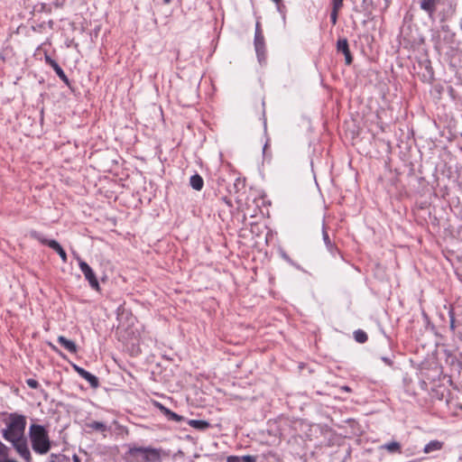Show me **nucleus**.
<instances>
[{"label":"nucleus","mask_w":462,"mask_h":462,"mask_svg":"<svg viewBox=\"0 0 462 462\" xmlns=\"http://www.w3.org/2000/svg\"><path fill=\"white\" fill-rule=\"evenodd\" d=\"M381 448L386 449L390 453H402L401 444L397 441L385 443Z\"/></svg>","instance_id":"nucleus-18"},{"label":"nucleus","mask_w":462,"mask_h":462,"mask_svg":"<svg viewBox=\"0 0 462 462\" xmlns=\"http://www.w3.org/2000/svg\"><path fill=\"white\" fill-rule=\"evenodd\" d=\"M254 47L257 54L260 55L264 48V38L263 33L254 34Z\"/></svg>","instance_id":"nucleus-19"},{"label":"nucleus","mask_w":462,"mask_h":462,"mask_svg":"<svg viewBox=\"0 0 462 462\" xmlns=\"http://www.w3.org/2000/svg\"><path fill=\"white\" fill-rule=\"evenodd\" d=\"M354 337L356 341L358 343H365L367 341L368 338L367 334L361 329L356 330L354 332Z\"/></svg>","instance_id":"nucleus-21"},{"label":"nucleus","mask_w":462,"mask_h":462,"mask_svg":"<svg viewBox=\"0 0 462 462\" xmlns=\"http://www.w3.org/2000/svg\"><path fill=\"white\" fill-rule=\"evenodd\" d=\"M322 236H323V240H324V243H325L327 248L330 252H332V250L334 248V245H333V244H332V242H331V240H330V238L328 236V234L327 230L325 228L324 224L322 225Z\"/></svg>","instance_id":"nucleus-20"},{"label":"nucleus","mask_w":462,"mask_h":462,"mask_svg":"<svg viewBox=\"0 0 462 462\" xmlns=\"http://www.w3.org/2000/svg\"><path fill=\"white\" fill-rule=\"evenodd\" d=\"M273 1L278 5L282 0H273Z\"/></svg>","instance_id":"nucleus-31"},{"label":"nucleus","mask_w":462,"mask_h":462,"mask_svg":"<svg viewBox=\"0 0 462 462\" xmlns=\"http://www.w3.org/2000/svg\"><path fill=\"white\" fill-rule=\"evenodd\" d=\"M51 462H54V461H51Z\"/></svg>","instance_id":"nucleus-33"},{"label":"nucleus","mask_w":462,"mask_h":462,"mask_svg":"<svg viewBox=\"0 0 462 462\" xmlns=\"http://www.w3.org/2000/svg\"><path fill=\"white\" fill-rule=\"evenodd\" d=\"M189 184L195 190H200L203 188V179L199 174H194L190 177Z\"/></svg>","instance_id":"nucleus-17"},{"label":"nucleus","mask_w":462,"mask_h":462,"mask_svg":"<svg viewBox=\"0 0 462 462\" xmlns=\"http://www.w3.org/2000/svg\"><path fill=\"white\" fill-rule=\"evenodd\" d=\"M344 0H332L333 6L336 8H341L343 6Z\"/></svg>","instance_id":"nucleus-25"},{"label":"nucleus","mask_w":462,"mask_h":462,"mask_svg":"<svg viewBox=\"0 0 462 462\" xmlns=\"http://www.w3.org/2000/svg\"><path fill=\"white\" fill-rule=\"evenodd\" d=\"M72 459H73V462H81L80 458L77 455H73Z\"/></svg>","instance_id":"nucleus-29"},{"label":"nucleus","mask_w":462,"mask_h":462,"mask_svg":"<svg viewBox=\"0 0 462 462\" xmlns=\"http://www.w3.org/2000/svg\"><path fill=\"white\" fill-rule=\"evenodd\" d=\"M255 33H262L260 23L257 22L255 26Z\"/></svg>","instance_id":"nucleus-27"},{"label":"nucleus","mask_w":462,"mask_h":462,"mask_svg":"<svg viewBox=\"0 0 462 462\" xmlns=\"http://www.w3.org/2000/svg\"><path fill=\"white\" fill-rule=\"evenodd\" d=\"M163 454L162 449L150 447V449H148L147 462H162Z\"/></svg>","instance_id":"nucleus-12"},{"label":"nucleus","mask_w":462,"mask_h":462,"mask_svg":"<svg viewBox=\"0 0 462 462\" xmlns=\"http://www.w3.org/2000/svg\"><path fill=\"white\" fill-rule=\"evenodd\" d=\"M58 343L67 349L69 353H77L78 347L74 341L66 338L63 336H59L57 338Z\"/></svg>","instance_id":"nucleus-10"},{"label":"nucleus","mask_w":462,"mask_h":462,"mask_svg":"<svg viewBox=\"0 0 462 462\" xmlns=\"http://www.w3.org/2000/svg\"><path fill=\"white\" fill-rule=\"evenodd\" d=\"M148 449L150 447H133L128 450L133 462H147Z\"/></svg>","instance_id":"nucleus-5"},{"label":"nucleus","mask_w":462,"mask_h":462,"mask_svg":"<svg viewBox=\"0 0 462 462\" xmlns=\"http://www.w3.org/2000/svg\"><path fill=\"white\" fill-rule=\"evenodd\" d=\"M382 359H383V361L385 364H387V365H392V361L390 360V358H388V357H383Z\"/></svg>","instance_id":"nucleus-28"},{"label":"nucleus","mask_w":462,"mask_h":462,"mask_svg":"<svg viewBox=\"0 0 462 462\" xmlns=\"http://www.w3.org/2000/svg\"><path fill=\"white\" fill-rule=\"evenodd\" d=\"M29 436L32 449L38 454H46L51 448L49 435L42 425L32 424L29 429Z\"/></svg>","instance_id":"nucleus-2"},{"label":"nucleus","mask_w":462,"mask_h":462,"mask_svg":"<svg viewBox=\"0 0 462 462\" xmlns=\"http://www.w3.org/2000/svg\"><path fill=\"white\" fill-rule=\"evenodd\" d=\"M74 369L82 378L89 383L92 388H97L99 386V381L97 376L78 365H74Z\"/></svg>","instance_id":"nucleus-7"},{"label":"nucleus","mask_w":462,"mask_h":462,"mask_svg":"<svg viewBox=\"0 0 462 462\" xmlns=\"http://www.w3.org/2000/svg\"><path fill=\"white\" fill-rule=\"evenodd\" d=\"M157 406L160 409V411L168 418V420L174 421H181L183 420L182 416L171 411L162 404L157 403Z\"/></svg>","instance_id":"nucleus-13"},{"label":"nucleus","mask_w":462,"mask_h":462,"mask_svg":"<svg viewBox=\"0 0 462 462\" xmlns=\"http://www.w3.org/2000/svg\"><path fill=\"white\" fill-rule=\"evenodd\" d=\"M45 61L49 64L59 76V78L67 85H69V79L64 73L63 69L60 67V65L52 60L49 55H45Z\"/></svg>","instance_id":"nucleus-8"},{"label":"nucleus","mask_w":462,"mask_h":462,"mask_svg":"<svg viewBox=\"0 0 462 462\" xmlns=\"http://www.w3.org/2000/svg\"><path fill=\"white\" fill-rule=\"evenodd\" d=\"M189 425L199 430H205L210 427L209 422L203 420H189Z\"/></svg>","instance_id":"nucleus-16"},{"label":"nucleus","mask_w":462,"mask_h":462,"mask_svg":"<svg viewBox=\"0 0 462 462\" xmlns=\"http://www.w3.org/2000/svg\"><path fill=\"white\" fill-rule=\"evenodd\" d=\"M341 8H336V7L333 6V9H332L331 14H330V20H331V23H332L333 25H335L337 23L338 11Z\"/></svg>","instance_id":"nucleus-22"},{"label":"nucleus","mask_w":462,"mask_h":462,"mask_svg":"<svg viewBox=\"0 0 462 462\" xmlns=\"http://www.w3.org/2000/svg\"><path fill=\"white\" fill-rule=\"evenodd\" d=\"M341 389H342L343 391H346V392H351L350 387H348V386H346V385L342 386V387H341Z\"/></svg>","instance_id":"nucleus-30"},{"label":"nucleus","mask_w":462,"mask_h":462,"mask_svg":"<svg viewBox=\"0 0 462 462\" xmlns=\"http://www.w3.org/2000/svg\"><path fill=\"white\" fill-rule=\"evenodd\" d=\"M85 427H86V429L89 430L88 432L98 431V432H101V433H105V432H106L109 430V428L105 423L100 422V421H89V422H87L85 424Z\"/></svg>","instance_id":"nucleus-11"},{"label":"nucleus","mask_w":462,"mask_h":462,"mask_svg":"<svg viewBox=\"0 0 462 462\" xmlns=\"http://www.w3.org/2000/svg\"><path fill=\"white\" fill-rule=\"evenodd\" d=\"M52 347V349L56 350V347L54 346H52L51 344H50Z\"/></svg>","instance_id":"nucleus-32"},{"label":"nucleus","mask_w":462,"mask_h":462,"mask_svg":"<svg viewBox=\"0 0 462 462\" xmlns=\"http://www.w3.org/2000/svg\"><path fill=\"white\" fill-rule=\"evenodd\" d=\"M450 328L454 331L455 330V319L453 313L450 311Z\"/></svg>","instance_id":"nucleus-26"},{"label":"nucleus","mask_w":462,"mask_h":462,"mask_svg":"<svg viewBox=\"0 0 462 462\" xmlns=\"http://www.w3.org/2000/svg\"><path fill=\"white\" fill-rule=\"evenodd\" d=\"M32 236L35 238H37L42 244L48 245L51 249H53L55 252L58 253V254L60 256L63 263L67 262V254L64 251V249L61 247V245L56 241V240H48L45 238L41 237L36 232H32Z\"/></svg>","instance_id":"nucleus-4"},{"label":"nucleus","mask_w":462,"mask_h":462,"mask_svg":"<svg viewBox=\"0 0 462 462\" xmlns=\"http://www.w3.org/2000/svg\"><path fill=\"white\" fill-rule=\"evenodd\" d=\"M26 383L29 387H31L32 389H37L39 387V383L35 379H32V378L27 379Z\"/></svg>","instance_id":"nucleus-23"},{"label":"nucleus","mask_w":462,"mask_h":462,"mask_svg":"<svg viewBox=\"0 0 462 462\" xmlns=\"http://www.w3.org/2000/svg\"><path fill=\"white\" fill-rule=\"evenodd\" d=\"M79 265L83 273L85 279L89 282V285L92 289L99 291V283L98 281L91 269V267L83 260H81L79 257H78Z\"/></svg>","instance_id":"nucleus-3"},{"label":"nucleus","mask_w":462,"mask_h":462,"mask_svg":"<svg viewBox=\"0 0 462 462\" xmlns=\"http://www.w3.org/2000/svg\"><path fill=\"white\" fill-rule=\"evenodd\" d=\"M257 457L246 455V456H229L226 459V462H256Z\"/></svg>","instance_id":"nucleus-15"},{"label":"nucleus","mask_w":462,"mask_h":462,"mask_svg":"<svg viewBox=\"0 0 462 462\" xmlns=\"http://www.w3.org/2000/svg\"><path fill=\"white\" fill-rule=\"evenodd\" d=\"M26 418L23 415L11 413L9 422L2 430L3 438L11 442L16 452L25 461L31 460V452L28 448L27 439L24 435Z\"/></svg>","instance_id":"nucleus-1"},{"label":"nucleus","mask_w":462,"mask_h":462,"mask_svg":"<svg viewBox=\"0 0 462 462\" xmlns=\"http://www.w3.org/2000/svg\"><path fill=\"white\" fill-rule=\"evenodd\" d=\"M444 446V442L439 440H431L430 441L423 449L425 454H430L434 451L440 450Z\"/></svg>","instance_id":"nucleus-14"},{"label":"nucleus","mask_w":462,"mask_h":462,"mask_svg":"<svg viewBox=\"0 0 462 462\" xmlns=\"http://www.w3.org/2000/svg\"><path fill=\"white\" fill-rule=\"evenodd\" d=\"M439 0H420V8L427 12L430 16H432L437 10V5Z\"/></svg>","instance_id":"nucleus-9"},{"label":"nucleus","mask_w":462,"mask_h":462,"mask_svg":"<svg viewBox=\"0 0 462 462\" xmlns=\"http://www.w3.org/2000/svg\"><path fill=\"white\" fill-rule=\"evenodd\" d=\"M8 456V448L0 441V457H6Z\"/></svg>","instance_id":"nucleus-24"},{"label":"nucleus","mask_w":462,"mask_h":462,"mask_svg":"<svg viewBox=\"0 0 462 462\" xmlns=\"http://www.w3.org/2000/svg\"><path fill=\"white\" fill-rule=\"evenodd\" d=\"M337 50L344 54L346 64L350 65L353 61V57L349 50L347 40L339 39L337 42Z\"/></svg>","instance_id":"nucleus-6"}]
</instances>
